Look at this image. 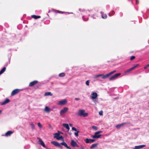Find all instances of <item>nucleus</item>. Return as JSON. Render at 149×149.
I'll use <instances>...</instances> for the list:
<instances>
[{
  "instance_id": "1",
  "label": "nucleus",
  "mask_w": 149,
  "mask_h": 149,
  "mask_svg": "<svg viewBox=\"0 0 149 149\" xmlns=\"http://www.w3.org/2000/svg\"><path fill=\"white\" fill-rule=\"evenodd\" d=\"M77 115L79 116L86 117L88 115V113H85V111L84 110L81 109L78 111Z\"/></svg>"
},
{
  "instance_id": "2",
  "label": "nucleus",
  "mask_w": 149,
  "mask_h": 149,
  "mask_svg": "<svg viewBox=\"0 0 149 149\" xmlns=\"http://www.w3.org/2000/svg\"><path fill=\"white\" fill-rule=\"evenodd\" d=\"M54 138H56L58 140H62L64 141L63 138L62 136H60V134L58 133H55L54 134Z\"/></svg>"
},
{
  "instance_id": "3",
  "label": "nucleus",
  "mask_w": 149,
  "mask_h": 149,
  "mask_svg": "<svg viewBox=\"0 0 149 149\" xmlns=\"http://www.w3.org/2000/svg\"><path fill=\"white\" fill-rule=\"evenodd\" d=\"M102 131H98L95 132V135L93 136H92L91 137L93 138H100L101 136V135L99 134L102 133Z\"/></svg>"
},
{
  "instance_id": "4",
  "label": "nucleus",
  "mask_w": 149,
  "mask_h": 149,
  "mask_svg": "<svg viewBox=\"0 0 149 149\" xmlns=\"http://www.w3.org/2000/svg\"><path fill=\"white\" fill-rule=\"evenodd\" d=\"M121 74L120 73H118L115 74L109 78V79L111 81L116 79L118 76H120Z\"/></svg>"
},
{
  "instance_id": "5",
  "label": "nucleus",
  "mask_w": 149,
  "mask_h": 149,
  "mask_svg": "<svg viewBox=\"0 0 149 149\" xmlns=\"http://www.w3.org/2000/svg\"><path fill=\"white\" fill-rule=\"evenodd\" d=\"M51 143L54 145V146L58 147L60 148H62V146L61 145V143H59L55 141H52L51 142Z\"/></svg>"
},
{
  "instance_id": "6",
  "label": "nucleus",
  "mask_w": 149,
  "mask_h": 149,
  "mask_svg": "<svg viewBox=\"0 0 149 149\" xmlns=\"http://www.w3.org/2000/svg\"><path fill=\"white\" fill-rule=\"evenodd\" d=\"M20 90L18 89H16L13 90L11 93V95L13 96L17 94L19 92Z\"/></svg>"
},
{
  "instance_id": "7",
  "label": "nucleus",
  "mask_w": 149,
  "mask_h": 149,
  "mask_svg": "<svg viewBox=\"0 0 149 149\" xmlns=\"http://www.w3.org/2000/svg\"><path fill=\"white\" fill-rule=\"evenodd\" d=\"M71 145L73 147H78V145L77 143L74 140H72L70 142Z\"/></svg>"
},
{
  "instance_id": "8",
  "label": "nucleus",
  "mask_w": 149,
  "mask_h": 149,
  "mask_svg": "<svg viewBox=\"0 0 149 149\" xmlns=\"http://www.w3.org/2000/svg\"><path fill=\"white\" fill-rule=\"evenodd\" d=\"M139 65L138 64H137L136 65H134V66L132 67L131 68H130L127 71H125V73H128L129 72L132 71V70H134V69H135L137 67V66H138Z\"/></svg>"
},
{
  "instance_id": "9",
  "label": "nucleus",
  "mask_w": 149,
  "mask_h": 149,
  "mask_svg": "<svg viewBox=\"0 0 149 149\" xmlns=\"http://www.w3.org/2000/svg\"><path fill=\"white\" fill-rule=\"evenodd\" d=\"M95 141V140L94 139H88V138H86V139L84 140V141L87 143H92L94 142Z\"/></svg>"
},
{
  "instance_id": "10",
  "label": "nucleus",
  "mask_w": 149,
  "mask_h": 149,
  "mask_svg": "<svg viewBox=\"0 0 149 149\" xmlns=\"http://www.w3.org/2000/svg\"><path fill=\"white\" fill-rule=\"evenodd\" d=\"M68 109V108L67 107H64L63 109L61 110L60 111V114L61 115L63 114L66 113Z\"/></svg>"
},
{
  "instance_id": "11",
  "label": "nucleus",
  "mask_w": 149,
  "mask_h": 149,
  "mask_svg": "<svg viewBox=\"0 0 149 149\" xmlns=\"http://www.w3.org/2000/svg\"><path fill=\"white\" fill-rule=\"evenodd\" d=\"M37 139L38 140L39 142V144L40 145H41L44 147L46 148V146H45V145L44 143L42 141V140L39 137H38Z\"/></svg>"
},
{
  "instance_id": "12",
  "label": "nucleus",
  "mask_w": 149,
  "mask_h": 149,
  "mask_svg": "<svg viewBox=\"0 0 149 149\" xmlns=\"http://www.w3.org/2000/svg\"><path fill=\"white\" fill-rule=\"evenodd\" d=\"M130 122L128 123H124L121 124H120L119 125H116V128L119 129L122 126H123L124 125L127 124H130Z\"/></svg>"
},
{
  "instance_id": "13",
  "label": "nucleus",
  "mask_w": 149,
  "mask_h": 149,
  "mask_svg": "<svg viewBox=\"0 0 149 149\" xmlns=\"http://www.w3.org/2000/svg\"><path fill=\"white\" fill-rule=\"evenodd\" d=\"M38 81L37 80H35L31 82L29 85V86H32L35 85L37 84L38 83Z\"/></svg>"
},
{
  "instance_id": "14",
  "label": "nucleus",
  "mask_w": 149,
  "mask_h": 149,
  "mask_svg": "<svg viewBox=\"0 0 149 149\" xmlns=\"http://www.w3.org/2000/svg\"><path fill=\"white\" fill-rule=\"evenodd\" d=\"M67 101L66 100H63L60 101L58 102V104L59 105H64L66 103Z\"/></svg>"
},
{
  "instance_id": "15",
  "label": "nucleus",
  "mask_w": 149,
  "mask_h": 149,
  "mask_svg": "<svg viewBox=\"0 0 149 149\" xmlns=\"http://www.w3.org/2000/svg\"><path fill=\"white\" fill-rule=\"evenodd\" d=\"M92 96L91 97V98L92 99H94L97 98V93L95 92H93L92 94Z\"/></svg>"
},
{
  "instance_id": "16",
  "label": "nucleus",
  "mask_w": 149,
  "mask_h": 149,
  "mask_svg": "<svg viewBox=\"0 0 149 149\" xmlns=\"http://www.w3.org/2000/svg\"><path fill=\"white\" fill-rule=\"evenodd\" d=\"M72 130L76 132H74V134L76 136H79L78 133L79 132V131H77V129L75 127H72Z\"/></svg>"
},
{
  "instance_id": "17",
  "label": "nucleus",
  "mask_w": 149,
  "mask_h": 149,
  "mask_svg": "<svg viewBox=\"0 0 149 149\" xmlns=\"http://www.w3.org/2000/svg\"><path fill=\"white\" fill-rule=\"evenodd\" d=\"M63 142L61 143V145H62L63 146H64L65 147L67 148L68 149H71V148L69 146H68L67 144V143L65 142L64 141H63Z\"/></svg>"
},
{
  "instance_id": "18",
  "label": "nucleus",
  "mask_w": 149,
  "mask_h": 149,
  "mask_svg": "<svg viewBox=\"0 0 149 149\" xmlns=\"http://www.w3.org/2000/svg\"><path fill=\"white\" fill-rule=\"evenodd\" d=\"M146 146V145H141L135 146L134 149H139L143 148L144 147Z\"/></svg>"
},
{
  "instance_id": "19",
  "label": "nucleus",
  "mask_w": 149,
  "mask_h": 149,
  "mask_svg": "<svg viewBox=\"0 0 149 149\" xmlns=\"http://www.w3.org/2000/svg\"><path fill=\"white\" fill-rule=\"evenodd\" d=\"M102 79H105L108 77L110 75L109 73L107 74L106 75H104L103 74H102Z\"/></svg>"
},
{
  "instance_id": "20",
  "label": "nucleus",
  "mask_w": 149,
  "mask_h": 149,
  "mask_svg": "<svg viewBox=\"0 0 149 149\" xmlns=\"http://www.w3.org/2000/svg\"><path fill=\"white\" fill-rule=\"evenodd\" d=\"M13 132L11 131H9L6 132L5 135H4V136H10V135L13 133Z\"/></svg>"
},
{
  "instance_id": "21",
  "label": "nucleus",
  "mask_w": 149,
  "mask_h": 149,
  "mask_svg": "<svg viewBox=\"0 0 149 149\" xmlns=\"http://www.w3.org/2000/svg\"><path fill=\"white\" fill-rule=\"evenodd\" d=\"M10 101V100L8 99H6L4 102H2L1 104V105H4L8 103H9Z\"/></svg>"
},
{
  "instance_id": "22",
  "label": "nucleus",
  "mask_w": 149,
  "mask_h": 149,
  "mask_svg": "<svg viewBox=\"0 0 149 149\" xmlns=\"http://www.w3.org/2000/svg\"><path fill=\"white\" fill-rule=\"evenodd\" d=\"M44 111L46 112L49 113L50 111V109L47 106L45 107Z\"/></svg>"
},
{
  "instance_id": "23",
  "label": "nucleus",
  "mask_w": 149,
  "mask_h": 149,
  "mask_svg": "<svg viewBox=\"0 0 149 149\" xmlns=\"http://www.w3.org/2000/svg\"><path fill=\"white\" fill-rule=\"evenodd\" d=\"M63 125L64 127L66 128L68 130V131L69 130L70 127L68 124L63 123Z\"/></svg>"
},
{
  "instance_id": "24",
  "label": "nucleus",
  "mask_w": 149,
  "mask_h": 149,
  "mask_svg": "<svg viewBox=\"0 0 149 149\" xmlns=\"http://www.w3.org/2000/svg\"><path fill=\"white\" fill-rule=\"evenodd\" d=\"M98 143H95L92 144L91 146L90 147V148L92 149L93 148L96 147L98 145Z\"/></svg>"
},
{
  "instance_id": "25",
  "label": "nucleus",
  "mask_w": 149,
  "mask_h": 149,
  "mask_svg": "<svg viewBox=\"0 0 149 149\" xmlns=\"http://www.w3.org/2000/svg\"><path fill=\"white\" fill-rule=\"evenodd\" d=\"M32 18H33L35 19L40 18V16H37L36 15H33L31 16Z\"/></svg>"
},
{
  "instance_id": "26",
  "label": "nucleus",
  "mask_w": 149,
  "mask_h": 149,
  "mask_svg": "<svg viewBox=\"0 0 149 149\" xmlns=\"http://www.w3.org/2000/svg\"><path fill=\"white\" fill-rule=\"evenodd\" d=\"M45 96H48V95L52 96V94L51 93V92H47L45 93Z\"/></svg>"
},
{
  "instance_id": "27",
  "label": "nucleus",
  "mask_w": 149,
  "mask_h": 149,
  "mask_svg": "<svg viewBox=\"0 0 149 149\" xmlns=\"http://www.w3.org/2000/svg\"><path fill=\"white\" fill-rule=\"evenodd\" d=\"M6 68L4 67L0 71V75L3 73L6 70Z\"/></svg>"
},
{
  "instance_id": "28",
  "label": "nucleus",
  "mask_w": 149,
  "mask_h": 149,
  "mask_svg": "<svg viewBox=\"0 0 149 149\" xmlns=\"http://www.w3.org/2000/svg\"><path fill=\"white\" fill-rule=\"evenodd\" d=\"M65 75V74L63 72L60 73L58 74L59 77H64Z\"/></svg>"
},
{
  "instance_id": "29",
  "label": "nucleus",
  "mask_w": 149,
  "mask_h": 149,
  "mask_svg": "<svg viewBox=\"0 0 149 149\" xmlns=\"http://www.w3.org/2000/svg\"><path fill=\"white\" fill-rule=\"evenodd\" d=\"M102 17L103 19H105L107 18V16L106 14H103V13H102Z\"/></svg>"
},
{
  "instance_id": "30",
  "label": "nucleus",
  "mask_w": 149,
  "mask_h": 149,
  "mask_svg": "<svg viewBox=\"0 0 149 149\" xmlns=\"http://www.w3.org/2000/svg\"><path fill=\"white\" fill-rule=\"evenodd\" d=\"M30 125H31V128L33 130L35 129V126H34V124L33 123H31L30 124Z\"/></svg>"
},
{
  "instance_id": "31",
  "label": "nucleus",
  "mask_w": 149,
  "mask_h": 149,
  "mask_svg": "<svg viewBox=\"0 0 149 149\" xmlns=\"http://www.w3.org/2000/svg\"><path fill=\"white\" fill-rule=\"evenodd\" d=\"M92 128L95 130H97V127L95 126H93L92 127Z\"/></svg>"
},
{
  "instance_id": "32",
  "label": "nucleus",
  "mask_w": 149,
  "mask_h": 149,
  "mask_svg": "<svg viewBox=\"0 0 149 149\" xmlns=\"http://www.w3.org/2000/svg\"><path fill=\"white\" fill-rule=\"evenodd\" d=\"M102 75V74H99L97 75H95L94 76V78H97V77H101Z\"/></svg>"
},
{
  "instance_id": "33",
  "label": "nucleus",
  "mask_w": 149,
  "mask_h": 149,
  "mask_svg": "<svg viewBox=\"0 0 149 149\" xmlns=\"http://www.w3.org/2000/svg\"><path fill=\"white\" fill-rule=\"evenodd\" d=\"M135 57L134 56H131L130 58V60L131 61H132L133 60H134V59H135Z\"/></svg>"
},
{
  "instance_id": "34",
  "label": "nucleus",
  "mask_w": 149,
  "mask_h": 149,
  "mask_svg": "<svg viewBox=\"0 0 149 149\" xmlns=\"http://www.w3.org/2000/svg\"><path fill=\"white\" fill-rule=\"evenodd\" d=\"M90 81L89 80H87L86 82V84L87 85L89 86V84Z\"/></svg>"
},
{
  "instance_id": "35",
  "label": "nucleus",
  "mask_w": 149,
  "mask_h": 149,
  "mask_svg": "<svg viewBox=\"0 0 149 149\" xmlns=\"http://www.w3.org/2000/svg\"><path fill=\"white\" fill-rule=\"evenodd\" d=\"M116 72V70H114L113 71L110 72L109 73L110 75H111V74H113V73H115Z\"/></svg>"
},
{
  "instance_id": "36",
  "label": "nucleus",
  "mask_w": 149,
  "mask_h": 149,
  "mask_svg": "<svg viewBox=\"0 0 149 149\" xmlns=\"http://www.w3.org/2000/svg\"><path fill=\"white\" fill-rule=\"evenodd\" d=\"M103 111H101L99 112V114L100 116L103 115Z\"/></svg>"
},
{
  "instance_id": "37",
  "label": "nucleus",
  "mask_w": 149,
  "mask_h": 149,
  "mask_svg": "<svg viewBox=\"0 0 149 149\" xmlns=\"http://www.w3.org/2000/svg\"><path fill=\"white\" fill-rule=\"evenodd\" d=\"M38 125L40 128L42 127V125L40 123H38Z\"/></svg>"
},
{
  "instance_id": "38",
  "label": "nucleus",
  "mask_w": 149,
  "mask_h": 149,
  "mask_svg": "<svg viewBox=\"0 0 149 149\" xmlns=\"http://www.w3.org/2000/svg\"><path fill=\"white\" fill-rule=\"evenodd\" d=\"M136 4H139V0H136Z\"/></svg>"
},
{
  "instance_id": "39",
  "label": "nucleus",
  "mask_w": 149,
  "mask_h": 149,
  "mask_svg": "<svg viewBox=\"0 0 149 149\" xmlns=\"http://www.w3.org/2000/svg\"><path fill=\"white\" fill-rule=\"evenodd\" d=\"M81 149H84V147L83 146H81L80 147Z\"/></svg>"
},
{
  "instance_id": "40",
  "label": "nucleus",
  "mask_w": 149,
  "mask_h": 149,
  "mask_svg": "<svg viewBox=\"0 0 149 149\" xmlns=\"http://www.w3.org/2000/svg\"><path fill=\"white\" fill-rule=\"evenodd\" d=\"M75 99L76 100H80V99L79 98H75Z\"/></svg>"
},
{
  "instance_id": "41",
  "label": "nucleus",
  "mask_w": 149,
  "mask_h": 149,
  "mask_svg": "<svg viewBox=\"0 0 149 149\" xmlns=\"http://www.w3.org/2000/svg\"><path fill=\"white\" fill-rule=\"evenodd\" d=\"M57 13H64V12L61 11H59Z\"/></svg>"
},
{
  "instance_id": "42",
  "label": "nucleus",
  "mask_w": 149,
  "mask_h": 149,
  "mask_svg": "<svg viewBox=\"0 0 149 149\" xmlns=\"http://www.w3.org/2000/svg\"><path fill=\"white\" fill-rule=\"evenodd\" d=\"M148 67V66H147V65H146L144 67V69H146Z\"/></svg>"
},
{
  "instance_id": "43",
  "label": "nucleus",
  "mask_w": 149,
  "mask_h": 149,
  "mask_svg": "<svg viewBox=\"0 0 149 149\" xmlns=\"http://www.w3.org/2000/svg\"><path fill=\"white\" fill-rule=\"evenodd\" d=\"M69 125L70 127H72L73 126V125L72 124H70Z\"/></svg>"
},
{
  "instance_id": "44",
  "label": "nucleus",
  "mask_w": 149,
  "mask_h": 149,
  "mask_svg": "<svg viewBox=\"0 0 149 149\" xmlns=\"http://www.w3.org/2000/svg\"><path fill=\"white\" fill-rule=\"evenodd\" d=\"M147 66L149 67V64L147 65Z\"/></svg>"
},
{
  "instance_id": "45",
  "label": "nucleus",
  "mask_w": 149,
  "mask_h": 149,
  "mask_svg": "<svg viewBox=\"0 0 149 149\" xmlns=\"http://www.w3.org/2000/svg\"><path fill=\"white\" fill-rule=\"evenodd\" d=\"M2 111L1 110H0V114L1 113Z\"/></svg>"
},
{
  "instance_id": "46",
  "label": "nucleus",
  "mask_w": 149,
  "mask_h": 149,
  "mask_svg": "<svg viewBox=\"0 0 149 149\" xmlns=\"http://www.w3.org/2000/svg\"><path fill=\"white\" fill-rule=\"evenodd\" d=\"M58 132H59V133H60V132L59 131H58Z\"/></svg>"
}]
</instances>
